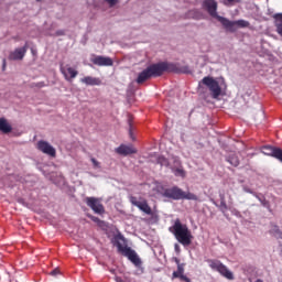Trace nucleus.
<instances>
[{
	"instance_id": "nucleus-1",
	"label": "nucleus",
	"mask_w": 282,
	"mask_h": 282,
	"mask_svg": "<svg viewBox=\"0 0 282 282\" xmlns=\"http://www.w3.org/2000/svg\"><path fill=\"white\" fill-rule=\"evenodd\" d=\"M164 72H173L174 74H191V68L188 66L178 67L177 64L166 62L152 64L139 74L137 83L142 85V83H147L149 78H158V76H162Z\"/></svg>"
},
{
	"instance_id": "nucleus-2",
	"label": "nucleus",
	"mask_w": 282,
	"mask_h": 282,
	"mask_svg": "<svg viewBox=\"0 0 282 282\" xmlns=\"http://www.w3.org/2000/svg\"><path fill=\"white\" fill-rule=\"evenodd\" d=\"M203 8L206 10L209 14V17H213V19H217L219 23L227 30V32H237L239 28H250V22L246 20H238V21H230L228 18H224L219 14H217V1L215 0H205L203 2Z\"/></svg>"
},
{
	"instance_id": "nucleus-3",
	"label": "nucleus",
	"mask_w": 282,
	"mask_h": 282,
	"mask_svg": "<svg viewBox=\"0 0 282 282\" xmlns=\"http://www.w3.org/2000/svg\"><path fill=\"white\" fill-rule=\"evenodd\" d=\"M112 243L117 247L118 252H120V254H123V257H127L129 261H131L134 265H142V260H140V257H138L135 250L127 246V238H124L122 234L119 232L113 236Z\"/></svg>"
},
{
	"instance_id": "nucleus-4",
	"label": "nucleus",
	"mask_w": 282,
	"mask_h": 282,
	"mask_svg": "<svg viewBox=\"0 0 282 282\" xmlns=\"http://www.w3.org/2000/svg\"><path fill=\"white\" fill-rule=\"evenodd\" d=\"M170 231L174 235L176 241H178L181 246L186 247L193 243V232H191L187 225L182 224L180 218H177L174 221V225L170 227Z\"/></svg>"
},
{
	"instance_id": "nucleus-5",
	"label": "nucleus",
	"mask_w": 282,
	"mask_h": 282,
	"mask_svg": "<svg viewBox=\"0 0 282 282\" xmlns=\"http://www.w3.org/2000/svg\"><path fill=\"white\" fill-rule=\"evenodd\" d=\"M161 195H162V197H166L167 199H174L176 202L180 199H191L193 202H197V195H195L191 192L186 193L177 186L164 188L163 193Z\"/></svg>"
},
{
	"instance_id": "nucleus-6",
	"label": "nucleus",
	"mask_w": 282,
	"mask_h": 282,
	"mask_svg": "<svg viewBox=\"0 0 282 282\" xmlns=\"http://www.w3.org/2000/svg\"><path fill=\"white\" fill-rule=\"evenodd\" d=\"M207 263L209 264V268L212 270H215L216 272H219L221 276L225 279H228V281L235 280V274H232V271L228 270V267H226L221 261L219 260H207Z\"/></svg>"
},
{
	"instance_id": "nucleus-7",
	"label": "nucleus",
	"mask_w": 282,
	"mask_h": 282,
	"mask_svg": "<svg viewBox=\"0 0 282 282\" xmlns=\"http://www.w3.org/2000/svg\"><path fill=\"white\" fill-rule=\"evenodd\" d=\"M202 84L208 87L212 93V98L217 99L221 96V86H219V82L215 80V78L210 76L204 77Z\"/></svg>"
},
{
	"instance_id": "nucleus-8",
	"label": "nucleus",
	"mask_w": 282,
	"mask_h": 282,
	"mask_svg": "<svg viewBox=\"0 0 282 282\" xmlns=\"http://www.w3.org/2000/svg\"><path fill=\"white\" fill-rule=\"evenodd\" d=\"M130 202L132 206H135L137 208H139V210H141L145 215H153V209H151V206H149V203L147 202V199L141 198L139 200L138 197L132 196L130 197Z\"/></svg>"
},
{
	"instance_id": "nucleus-9",
	"label": "nucleus",
	"mask_w": 282,
	"mask_h": 282,
	"mask_svg": "<svg viewBox=\"0 0 282 282\" xmlns=\"http://www.w3.org/2000/svg\"><path fill=\"white\" fill-rule=\"evenodd\" d=\"M86 204L96 215H105V206L96 197H86Z\"/></svg>"
},
{
	"instance_id": "nucleus-10",
	"label": "nucleus",
	"mask_w": 282,
	"mask_h": 282,
	"mask_svg": "<svg viewBox=\"0 0 282 282\" xmlns=\"http://www.w3.org/2000/svg\"><path fill=\"white\" fill-rule=\"evenodd\" d=\"M261 153L264 155H270L271 158H275V160H279V162L282 163V149L272 147V145H263L261 148Z\"/></svg>"
},
{
	"instance_id": "nucleus-11",
	"label": "nucleus",
	"mask_w": 282,
	"mask_h": 282,
	"mask_svg": "<svg viewBox=\"0 0 282 282\" xmlns=\"http://www.w3.org/2000/svg\"><path fill=\"white\" fill-rule=\"evenodd\" d=\"M93 65H97V67H112L113 59L111 57L102 56V55H96L91 59Z\"/></svg>"
},
{
	"instance_id": "nucleus-12",
	"label": "nucleus",
	"mask_w": 282,
	"mask_h": 282,
	"mask_svg": "<svg viewBox=\"0 0 282 282\" xmlns=\"http://www.w3.org/2000/svg\"><path fill=\"white\" fill-rule=\"evenodd\" d=\"M37 149L45 155H50L51 158H56V149L52 147L47 141L41 140L37 142Z\"/></svg>"
},
{
	"instance_id": "nucleus-13",
	"label": "nucleus",
	"mask_w": 282,
	"mask_h": 282,
	"mask_svg": "<svg viewBox=\"0 0 282 282\" xmlns=\"http://www.w3.org/2000/svg\"><path fill=\"white\" fill-rule=\"evenodd\" d=\"M28 43H25L23 47L15 48L9 54V61H23L28 54Z\"/></svg>"
},
{
	"instance_id": "nucleus-14",
	"label": "nucleus",
	"mask_w": 282,
	"mask_h": 282,
	"mask_svg": "<svg viewBox=\"0 0 282 282\" xmlns=\"http://www.w3.org/2000/svg\"><path fill=\"white\" fill-rule=\"evenodd\" d=\"M116 153L118 155H133V153H138V150L133 145L121 144L116 149Z\"/></svg>"
},
{
	"instance_id": "nucleus-15",
	"label": "nucleus",
	"mask_w": 282,
	"mask_h": 282,
	"mask_svg": "<svg viewBox=\"0 0 282 282\" xmlns=\"http://www.w3.org/2000/svg\"><path fill=\"white\" fill-rule=\"evenodd\" d=\"M61 73L63 74L65 80L72 82V79L78 76V70L74 69L73 67L68 66L67 68L62 67Z\"/></svg>"
},
{
	"instance_id": "nucleus-16",
	"label": "nucleus",
	"mask_w": 282,
	"mask_h": 282,
	"mask_svg": "<svg viewBox=\"0 0 282 282\" xmlns=\"http://www.w3.org/2000/svg\"><path fill=\"white\" fill-rule=\"evenodd\" d=\"M80 83L84 85H88L90 87H96L102 85V80L98 77H93V76H86L80 79Z\"/></svg>"
},
{
	"instance_id": "nucleus-17",
	"label": "nucleus",
	"mask_w": 282,
	"mask_h": 282,
	"mask_svg": "<svg viewBox=\"0 0 282 282\" xmlns=\"http://www.w3.org/2000/svg\"><path fill=\"white\" fill-rule=\"evenodd\" d=\"M0 131L1 133H12V126L8 122V119L0 118Z\"/></svg>"
},
{
	"instance_id": "nucleus-18",
	"label": "nucleus",
	"mask_w": 282,
	"mask_h": 282,
	"mask_svg": "<svg viewBox=\"0 0 282 282\" xmlns=\"http://www.w3.org/2000/svg\"><path fill=\"white\" fill-rule=\"evenodd\" d=\"M185 263L178 264L177 270L172 273V279H177L184 274Z\"/></svg>"
},
{
	"instance_id": "nucleus-19",
	"label": "nucleus",
	"mask_w": 282,
	"mask_h": 282,
	"mask_svg": "<svg viewBox=\"0 0 282 282\" xmlns=\"http://www.w3.org/2000/svg\"><path fill=\"white\" fill-rule=\"evenodd\" d=\"M227 162H229L231 166H239V156L236 154H231L227 158Z\"/></svg>"
},
{
	"instance_id": "nucleus-20",
	"label": "nucleus",
	"mask_w": 282,
	"mask_h": 282,
	"mask_svg": "<svg viewBox=\"0 0 282 282\" xmlns=\"http://www.w3.org/2000/svg\"><path fill=\"white\" fill-rule=\"evenodd\" d=\"M253 195H254V197H256L257 199L260 200V203L262 204V206H263L264 208H270V202H268V199H265V196H261V195H258V194H253Z\"/></svg>"
},
{
	"instance_id": "nucleus-21",
	"label": "nucleus",
	"mask_w": 282,
	"mask_h": 282,
	"mask_svg": "<svg viewBox=\"0 0 282 282\" xmlns=\"http://www.w3.org/2000/svg\"><path fill=\"white\" fill-rule=\"evenodd\" d=\"M270 234L274 235V237H279L280 239H282V232L281 229H279V226H273L270 230Z\"/></svg>"
},
{
	"instance_id": "nucleus-22",
	"label": "nucleus",
	"mask_w": 282,
	"mask_h": 282,
	"mask_svg": "<svg viewBox=\"0 0 282 282\" xmlns=\"http://www.w3.org/2000/svg\"><path fill=\"white\" fill-rule=\"evenodd\" d=\"M158 163L161 164V166H169V160H166L164 156H159Z\"/></svg>"
},
{
	"instance_id": "nucleus-23",
	"label": "nucleus",
	"mask_w": 282,
	"mask_h": 282,
	"mask_svg": "<svg viewBox=\"0 0 282 282\" xmlns=\"http://www.w3.org/2000/svg\"><path fill=\"white\" fill-rule=\"evenodd\" d=\"M129 135L131 138V140H135V138L133 137V126L131 124V119H129Z\"/></svg>"
},
{
	"instance_id": "nucleus-24",
	"label": "nucleus",
	"mask_w": 282,
	"mask_h": 282,
	"mask_svg": "<svg viewBox=\"0 0 282 282\" xmlns=\"http://www.w3.org/2000/svg\"><path fill=\"white\" fill-rule=\"evenodd\" d=\"M90 162H93V166H94L95 169H100V162H98V160L91 158V159H90Z\"/></svg>"
},
{
	"instance_id": "nucleus-25",
	"label": "nucleus",
	"mask_w": 282,
	"mask_h": 282,
	"mask_svg": "<svg viewBox=\"0 0 282 282\" xmlns=\"http://www.w3.org/2000/svg\"><path fill=\"white\" fill-rule=\"evenodd\" d=\"M220 209L228 210V205L226 204V200L224 198H221V202H220Z\"/></svg>"
},
{
	"instance_id": "nucleus-26",
	"label": "nucleus",
	"mask_w": 282,
	"mask_h": 282,
	"mask_svg": "<svg viewBox=\"0 0 282 282\" xmlns=\"http://www.w3.org/2000/svg\"><path fill=\"white\" fill-rule=\"evenodd\" d=\"M175 175H181V177H184L185 172H184V170H182V169H176V170H175Z\"/></svg>"
},
{
	"instance_id": "nucleus-27",
	"label": "nucleus",
	"mask_w": 282,
	"mask_h": 282,
	"mask_svg": "<svg viewBox=\"0 0 282 282\" xmlns=\"http://www.w3.org/2000/svg\"><path fill=\"white\" fill-rule=\"evenodd\" d=\"M177 279H180V281H184V282H191L189 278L186 275H178Z\"/></svg>"
},
{
	"instance_id": "nucleus-28",
	"label": "nucleus",
	"mask_w": 282,
	"mask_h": 282,
	"mask_svg": "<svg viewBox=\"0 0 282 282\" xmlns=\"http://www.w3.org/2000/svg\"><path fill=\"white\" fill-rule=\"evenodd\" d=\"M106 3H108L110 6V8H113V6H116V3H118V0H105Z\"/></svg>"
},
{
	"instance_id": "nucleus-29",
	"label": "nucleus",
	"mask_w": 282,
	"mask_h": 282,
	"mask_svg": "<svg viewBox=\"0 0 282 282\" xmlns=\"http://www.w3.org/2000/svg\"><path fill=\"white\" fill-rule=\"evenodd\" d=\"M57 274H61L59 269H54L53 271H51V276H57Z\"/></svg>"
},
{
	"instance_id": "nucleus-30",
	"label": "nucleus",
	"mask_w": 282,
	"mask_h": 282,
	"mask_svg": "<svg viewBox=\"0 0 282 282\" xmlns=\"http://www.w3.org/2000/svg\"><path fill=\"white\" fill-rule=\"evenodd\" d=\"M93 221H96L99 226H105V221L99 220L98 217H93Z\"/></svg>"
},
{
	"instance_id": "nucleus-31",
	"label": "nucleus",
	"mask_w": 282,
	"mask_h": 282,
	"mask_svg": "<svg viewBox=\"0 0 282 282\" xmlns=\"http://www.w3.org/2000/svg\"><path fill=\"white\" fill-rule=\"evenodd\" d=\"M57 36H65V31L64 30H58L56 31Z\"/></svg>"
},
{
	"instance_id": "nucleus-32",
	"label": "nucleus",
	"mask_w": 282,
	"mask_h": 282,
	"mask_svg": "<svg viewBox=\"0 0 282 282\" xmlns=\"http://www.w3.org/2000/svg\"><path fill=\"white\" fill-rule=\"evenodd\" d=\"M174 250H175V252H177V254H180V252H182V249L180 248V245H175L174 246Z\"/></svg>"
},
{
	"instance_id": "nucleus-33",
	"label": "nucleus",
	"mask_w": 282,
	"mask_h": 282,
	"mask_svg": "<svg viewBox=\"0 0 282 282\" xmlns=\"http://www.w3.org/2000/svg\"><path fill=\"white\" fill-rule=\"evenodd\" d=\"M174 262L176 263L177 267L182 265L178 258H174Z\"/></svg>"
},
{
	"instance_id": "nucleus-34",
	"label": "nucleus",
	"mask_w": 282,
	"mask_h": 282,
	"mask_svg": "<svg viewBox=\"0 0 282 282\" xmlns=\"http://www.w3.org/2000/svg\"><path fill=\"white\" fill-rule=\"evenodd\" d=\"M37 87H45V84L40 83V84L37 85Z\"/></svg>"
},
{
	"instance_id": "nucleus-35",
	"label": "nucleus",
	"mask_w": 282,
	"mask_h": 282,
	"mask_svg": "<svg viewBox=\"0 0 282 282\" xmlns=\"http://www.w3.org/2000/svg\"><path fill=\"white\" fill-rule=\"evenodd\" d=\"M2 69H6V59H3Z\"/></svg>"
},
{
	"instance_id": "nucleus-36",
	"label": "nucleus",
	"mask_w": 282,
	"mask_h": 282,
	"mask_svg": "<svg viewBox=\"0 0 282 282\" xmlns=\"http://www.w3.org/2000/svg\"><path fill=\"white\" fill-rule=\"evenodd\" d=\"M228 1V3H235V1H237V0H227Z\"/></svg>"
},
{
	"instance_id": "nucleus-37",
	"label": "nucleus",
	"mask_w": 282,
	"mask_h": 282,
	"mask_svg": "<svg viewBox=\"0 0 282 282\" xmlns=\"http://www.w3.org/2000/svg\"><path fill=\"white\" fill-rule=\"evenodd\" d=\"M118 282H124L122 279H119Z\"/></svg>"
},
{
	"instance_id": "nucleus-38",
	"label": "nucleus",
	"mask_w": 282,
	"mask_h": 282,
	"mask_svg": "<svg viewBox=\"0 0 282 282\" xmlns=\"http://www.w3.org/2000/svg\"><path fill=\"white\" fill-rule=\"evenodd\" d=\"M31 52H32V54H34V50L33 48L31 50Z\"/></svg>"
}]
</instances>
